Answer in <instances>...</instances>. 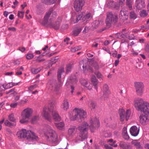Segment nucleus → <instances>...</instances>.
<instances>
[{
	"label": "nucleus",
	"instance_id": "obj_1",
	"mask_svg": "<svg viewBox=\"0 0 149 149\" xmlns=\"http://www.w3.org/2000/svg\"><path fill=\"white\" fill-rule=\"evenodd\" d=\"M48 109L46 107L44 108L42 113V115L45 119L49 121L51 120V116L48 112L49 111L52 113V117L55 121H60L61 120V117L54 108V102H50L48 105Z\"/></svg>",
	"mask_w": 149,
	"mask_h": 149
},
{
	"label": "nucleus",
	"instance_id": "obj_53",
	"mask_svg": "<svg viewBox=\"0 0 149 149\" xmlns=\"http://www.w3.org/2000/svg\"><path fill=\"white\" fill-rule=\"evenodd\" d=\"M17 103H14L11 104H10V107L11 108H15L17 106Z\"/></svg>",
	"mask_w": 149,
	"mask_h": 149
},
{
	"label": "nucleus",
	"instance_id": "obj_19",
	"mask_svg": "<svg viewBox=\"0 0 149 149\" xmlns=\"http://www.w3.org/2000/svg\"><path fill=\"white\" fill-rule=\"evenodd\" d=\"M92 17L93 16L92 14L91 13H88L82 17V20L83 22H84V23H85L91 20Z\"/></svg>",
	"mask_w": 149,
	"mask_h": 149
},
{
	"label": "nucleus",
	"instance_id": "obj_55",
	"mask_svg": "<svg viewBox=\"0 0 149 149\" xmlns=\"http://www.w3.org/2000/svg\"><path fill=\"white\" fill-rule=\"evenodd\" d=\"M8 29V30L13 31H15L16 30V29L14 27H9Z\"/></svg>",
	"mask_w": 149,
	"mask_h": 149
},
{
	"label": "nucleus",
	"instance_id": "obj_46",
	"mask_svg": "<svg viewBox=\"0 0 149 149\" xmlns=\"http://www.w3.org/2000/svg\"><path fill=\"white\" fill-rule=\"evenodd\" d=\"M80 48L79 47H74L71 48V52H75L76 51H78L79 50H80Z\"/></svg>",
	"mask_w": 149,
	"mask_h": 149
},
{
	"label": "nucleus",
	"instance_id": "obj_26",
	"mask_svg": "<svg viewBox=\"0 0 149 149\" xmlns=\"http://www.w3.org/2000/svg\"><path fill=\"white\" fill-rule=\"evenodd\" d=\"M64 72L63 68H61L58 69L57 72V77L58 81H61V75Z\"/></svg>",
	"mask_w": 149,
	"mask_h": 149
},
{
	"label": "nucleus",
	"instance_id": "obj_18",
	"mask_svg": "<svg viewBox=\"0 0 149 149\" xmlns=\"http://www.w3.org/2000/svg\"><path fill=\"white\" fill-rule=\"evenodd\" d=\"M103 21L102 20H96L92 24V29H97L100 26L102 25Z\"/></svg>",
	"mask_w": 149,
	"mask_h": 149
},
{
	"label": "nucleus",
	"instance_id": "obj_27",
	"mask_svg": "<svg viewBox=\"0 0 149 149\" xmlns=\"http://www.w3.org/2000/svg\"><path fill=\"white\" fill-rule=\"evenodd\" d=\"M125 111L124 109H120L119 111V114L120 117V120L121 121H123L125 119Z\"/></svg>",
	"mask_w": 149,
	"mask_h": 149
},
{
	"label": "nucleus",
	"instance_id": "obj_28",
	"mask_svg": "<svg viewBox=\"0 0 149 149\" xmlns=\"http://www.w3.org/2000/svg\"><path fill=\"white\" fill-rule=\"evenodd\" d=\"M69 104L67 99H65L63 101V108L65 110H67L69 108Z\"/></svg>",
	"mask_w": 149,
	"mask_h": 149
},
{
	"label": "nucleus",
	"instance_id": "obj_58",
	"mask_svg": "<svg viewBox=\"0 0 149 149\" xmlns=\"http://www.w3.org/2000/svg\"><path fill=\"white\" fill-rule=\"evenodd\" d=\"M36 85H33L31 86L29 88V89L30 90H32L36 88Z\"/></svg>",
	"mask_w": 149,
	"mask_h": 149
},
{
	"label": "nucleus",
	"instance_id": "obj_56",
	"mask_svg": "<svg viewBox=\"0 0 149 149\" xmlns=\"http://www.w3.org/2000/svg\"><path fill=\"white\" fill-rule=\"evenodd\" d=\"M18 49L21 51V52H23L25 51L26 49L24 47H19Z\"/></svg>",
	"mask_w": 149,
	"mask_h": 149
},
{
	"label": "nucleus",
	"instance_id": "obj_51",
	"mask_svg": "<svg viewBox=\"0 0 149 149\" xmlns=\"http://www.w3.org/2000/svg\"><path fill=\"white\" fill-rule=\"evenodd\" d=\"M93 66L96 70H98L99 68V65H98L97 63H95L93 64Z\"/></svg>",
	"mask_w": 149,
	"mask_h": 149
},
{
	"label": "nucleus",
	"instance_id": "obj_25",
	"mask_svg": "<svg viewBox=\"0 0 149 149\" xmlns=\"http://www.w3.org/2000/svg\"><path fill=\"white\" fill-rule=\"evenodd\" d=\"M132 143L134 145L136 148L137 149H141L142 148L140 142H138L137 140H135L132 141Z\"/></svg>",
	"mask_w": 149,
	"mask_h": 149
},
{
	"label": "nucleus",
	"instance_id": "obj_20",
	"mask_svg": "<svg viewBox=\"0 0 149 149\" xmlns=\"http://www.w3.org/2000/svg\"><path fill=\"white\" fill-rule=\"evenodd\" d=\"M119 145L121 148L124 149H131L132 147L129 143H127L122 141H120Z\"/></svg>",
	"mask_w": 149,
	"mask_h": 149
},
{
	"label": "nucleus",
	"instance_id": "obj_7",
	"mask_svg": "<svg viewBox=\"0 0 149 149\" xmlns=\"http://www.w3.org/2000/svg\"><path fill=\"white\" fill-rule=\"evenodd\" d=\"M48 129L45 133L47 141L52 143L56 142L58 138L57 134L50 127L48 126Z\"/></svg>",
	"mask_w": 149,
	"mask_h": 149
},
{
	"label": "nucleus",
	"instance_id": "obj_54",
	"mask_svg": "<svg viewBox=\"0 0 149 149\" xmlns=\"http://www.w3.org/2000/svg\"><path fill=\"white\" fill-rule=\"evenodd\" d=\"M74 78H73L72 77H71L70 79L72 81H74L76 82L77 81V78L75 76H74Z\"/></svg>",
	"mask_w": 149,
	"mask_h": 149
},
{
	"label": "nucleus",
	"instance_id": "obj_50",
	"mask_svg": "<svg viewBox=\"0 0 149 149\" xmlns=\"http://www.w3.org/2000/svg\"><path fill=\"white\" fill-rule=\"evenodd\" d=\"M123 138L126 140H128L129 139V136H128L127 133L123 134Z\"/></svg>",
	"mask_w": 149,
	"mask_h": 149
},
{
	"label": "nucleus",
	"instance_id": "obj_37",
	"mask_svg": "<svg viewBox=\"0 0 149 149\" xmlns=\"http://www.w3.org/2000/svg\"><path fill=\"white\" fill-rule=\"evenodd\" d=\"M39 119V117L38 116H33L31 120V123L34 124L36 123V121Z\"/></svg>",
	"mask_w": 149,
	"mask_h": 149
},
{
	"label": "nucleus",
	"instance_id": "obj_16",
	"mask_svg": "<svg viewBox=\"0 0 149 149\" xmlns=\"http://www.w3.org/2000/svg\"><path fill=\"white\" fill-rule=\"evenodd\" d=\"M139 128L136 126H132L130 129V132L131 135L132 136H136L139 133Z\"/></svg>",
	"mask_w": 149,
	"mask_h": 149
},
{
	"label": "nucleus",
	"instance_id": "obj_32",
	"mask_svg": "<svg viewBox=\"0 0 149 149\" xmlns=\"http://www.w3.org/2000/svg\"><path fill=\"white\" fill-rule=\"evenodd\" d=\"M55 125L57 128L59 130L63 129L64 126V123L63 122H60L59 123H56Z\"/></svg>",
	"mask_w": 149,
	"mask_h": 149
},
{
	"label": "nucleus",
	"instance_id": "obj_57",
	"mask_svg": "<svg viewBox=\"0 0 149 149\" xmlns=\"http://www.w3.org/2000/svg\"><path fill=\"white\" fill-rule=\"evenodd\" d=\"M49 51H46V52H44L42 54H41L40 56V57H42V56H44L45 55H46V54H49Z\"/></svg>",
	"mask_w": 149,
	"mask_h": 149
},
{
	"label": "nucleus",
	"instance_id": "obj_36",
	"mask_svg": "<svg viewBox=\"0 0 149 149\" xmlns=\"http://www.w3.org/2000/svg\"><path fill=\"white\" fill-rule=\"evenodd\" d=\"M72 67V65L71 64H69L67 65L66 68V73H68L71 71Z\"/></svg>",
	"mask_w": 149,
	"mask_h": 149
},
{
	"label": "nucleus",
	"instance_id": "obj_12",
	"mask_svg": "<svg viewBox=\"0 0 149 149\" xmlns=\"http://www.w3.org/2000/svg\"><path fill=\"white\" fill-rule=\"evenodd\" d=\"M84 3V0H75L74 3V7L75 10L77 12L81 11Z\"/></svg>",
	"mask_w": 149,
	"mask_h": 149
},
{
	"label": "nucleus",
	"instance_id": "obj_49",
	"mask_svg": "<svg viewBox=\"0 0 149 149\" xmlns=\"http://www.w3.org/2000/svg\"><path fill=\"white\" fill-rule=\"evenodd\" d=\"M95 74L97 76V77L99 79L102 77V75L99 72H95Z\"/></svg>",
	"mask_w": 149,
	"mask_h": 149
},
{
	"label": "nucleus",
	"instance_id": "obj_59",
	"mask_svg": "<svg viewBox=\"0 0 149 149\" xmlns=\"http://www.w3.org/2000/svg\"><path fill=\"white\" fill-rule=\"evenodd\" d=\"M104 147L106 149H113V148L111 147L107 144L105 145Z\"/></svg>",
	"mask_w": 149,
	"mask_h": 149
},
{
	"label": "nucleus",
	"instance_id": "obj_29",
	"mask_svg": "<svg viewBox=\"0 0 149 149\" xmlns=\"http://www.w3.org/2000/svg\"><path fill=\"white\" fill-rule=\"evenodd\" d=\"M57 0H42V2L47 5H51L54 3Z\"/></svg>",
	"mask_w": 149,
	"mask_h": 149
},
{
	"label": "nucleus",
	"instance_id": "obj_61",
	"mask_svg": "<svg viewBox=\"0 0 149 149\" xmlns=\"http://www.w3.org/2000/svg\"><path fill=\"white\" fill-rule=\"evenodd\" d=\"M107 142H113V143L115 144L116 142V141H113L112 139H109L107 141Z\"/></svg>",
	"mask_w": 149,
	"mask_h": 149
},
{
	"label": "nucleus",
	"instance_id": "obj_3",
	"mask_svg": "<svg viewBox=\"0 0 149 149\" xmlns=\"http://www.w3.org/2000/svg\"><path fill=\"white\" fill-rule=\"evenodd\" d=\"M88 124L84 122L78 127V130L80 131L79 133L75 137L74 141L75 143L83 141L87 138Z\"/></svg>",
	"mask_w": 149,
	"mask_h": 149
},
{
	"label": "nucleus",
	"instance_id": "obj_40",
	"mask_svg": "<svg viewBox=\"0 0 149 149\" xmlns=\"http://www.w3.org/2000/svg\"><path fill=\"white\" fill-rule=\"evenodd\" d=\"M130 17L131 19H135L136 17V15L134 11H132L130 13Z\"/></svg>",
	"mask_w": 149,
	"mask_h": 149
},
{
	"label": "nucleus",
	"instance_id": "obj_39",
	"mask_svg": "<svg viewBox=\"0 0 149 149\" xmlns=\"http://www.w3.org/2000/svg\"><path fill=\"white\" fill-rule=\"evenodd\" d=\"M81 30V29H77L73 31L72 34L74 36H77L79 35Z\"/></svg>",
	"mask_w": 149,
	"mask_h": 149
},
{
	"label": "nucleus",
	"instance_id": "obj_15",
	"mask_svg": "<svg viewBox=\"0 0 149 149\" xmlns=\"http://www.w3.org/2000/svg\"><path fill=\"white\" fill-rule=\"evenodd\" d=\"M135 6L137 9L140 10L144 8L145 3L144 0H136L135 3Z\"/></svg>",
	"mask_w": 149,
	"mask_h": 149
},
{
	"label": "nucleus",
	"instance_id": "obj_38",
	"mask_svg": "<svg viewBox=\"0 0 149 149\" xmlns=\"http://www.w3.org/2000/svg\"><path fill=\"white\" fill-rule=\"evenodd\" d=\"M140 16L141 17H144L147 16L148 13L146 12V11L144 10H143L141 11L140 13Z\"/></svg>",
	"mask_w": 149,
	"mask_h": 149
},
{
	"label": "nucleus",
	"instance_id": "obj_4",
	"mask_svg": "<svg viewBox=\"0 0 149 149\" xmlns=\"http://www.w3.org/2000/svg\"><path fill=\"white\" fill-rule=\"evenodd\" d=\"M52 13V17L53 18L56 17L57 15V14L56 12L54 11L52 12V10H49L46 13L44 17L42 24L44 25H45L48 23V25L50 27L53 28L56 30H58L59 29L60 26V23L59 22H57L53 24L51 22L48 23L49 18Z\"/></svg>",
	"mask_w": 149,
	"mask_h": 149
},
{
	"label": "nucleus",
	"instance_id": "obj_9",
	"mask_svg": "<svg viewBox=\"0 0 149 149\" xmlns=\"http://www.w3.org/2000/svg\"><path fill=\"white\" fill-rule=\"evenodd\" d=\"M32 111L31 109L27 108L24 109L21 114L22 119L20 120L21 123H26L28 122V120L32 115Z\"/></svg>",
	"mask_w": 149,
	"mask_h": 149
},
{
	"label": "nucleus",
	"instance_id": "obj_21",
	"mask_svg": "<svg viewBox=\"0 0 149 149\" xmlns=\"http://www.w3.org/2000/svg\"><path fill=\"white\" fill-rule=\"evenodd\" d=\"M106 4L109 8L112 9L115 8L116 6V3L112 0H107Z\"/></svg>",
	"mask_w": 149,
	"mask_h": 149
},
{
	"label": "nucleus",
	"instance_id": "obj_5",
	"mask_svg": "<svg viewBox=\"0 0 149 149\" xmlns=\"http://www.w3.org/2000/svg\"><path fill=\"white\" fill-rule=\"evenodd\" d=\"M17 135L19 138H26L29 141H36L38 138V136L31 131H26L24 129L17 132Z\"/></svg>",
	"mask_w": 149,
	"mask_h": 149
},
{
	"label": "nucleus",
	"instance_id": "obj_33",
	"mask_svg": "<svg viewBox=\"0 0 149 149\" xmlns=\"http://www.w3.org/2000/svg\"><path fill=\"white\" fill-rule=\"evenodd\" d=\"M132 3L133 2L132 0H126V5L130 10L132 9Z\"/></svg>",
	"mask_w": 149,
	"mask_h": 149
},
{
	"label": "nucleus",
	"instance_id": "obj_52",
	"mask_svg": "<svg viewBox=\"0 0 149 149\" xmlns=\"http://www.w3.org/2000/svg\"><path fill=\"white\" fill-rule=\"evenodd\" d=\"M86 87L88 90H91L92 88V86L91 84H90L89 82L88 83V85H87V86Z\"/></svg>",
	"mask_w": 149,
	"mask_h": 149
},
{
	"label": "nucleus",
	"instance_id": "obj_31",
	"mask_svg": "<svg viewBox=\"0 0 149 149\" xmlns=\"http://www.w3.org/2000/svg\"><path fill=\"white\" fill-rule=\"evenodd\" d=\"M128 11L127 10H126L125 8H123L120 10L119 16L127 15L128 16Z\"/></svg>",
	"mask_w": 149,
	"mask_h": 149
},
{
	"label": "nucleus",
	"instance_id": "obj_42",
	"mask_svg": "<svg viewBox=\"0 0 149 149\" xmlns=\"http://www.w3.org/2000/svg\"><path fill=\"white\" fill-rule=\"evenodd\" d=\"M80 82L82 85L85 87H87L88 83H89V82H87L86 80H81Z\"/></svg>",
	"mask_w": 149,
	"mask_h": 149
},
{
	"label": "nucleus",
	"instance_id": "obj_13",
	"mask_svg": "<svg viewBox=\"0 0 149 149\" xmlns=\"http://www.w3.org/2000/svg\"><path fill=\"white\" fill-rule=\"evenodd\" d=\"M90 122L91 124L89 127L91 132H93L95 127L98 128L99 127L100 123L99 120L95 118H91Z\"/></svg>",
	"mask_w": 149,
	"mask_h": 149
},
{
	"label": "nucleus",
	"instance_id": "obj_23",
	"mask_svg": "<svg viewBox=\"0 0 149 149\" xmlns=\"http://www.w3.org/2000/svg\"><path fill=\"white\" fill-rule=\"evenodd\" d=\"M71 18V19L72 21L74 23H77L81 19V18L82 17L83 15L82 14H80L77 16H73Z\"/></svg>",
	"mask_w": 149,
	"mask_h": 149
},
{
	"label": "nucleus",
	"instance_id": "obj_35",
	"mask_svg": "<svg viewBox=\"0 0 149 149\" xmlns=\"http://www.w3.org/2000/svg\"><path fill=\"white\" fill-rule=\"evenodd\" d=\"M131 111L130 110H127L125 113V119L126 120H127L130 116Z\"/></svg>",
	"mask_w": 149,
	"mask_h": 149
},
{
	"label": "nucleus",
	"instance_id": "obj_48",
	"mask_svg": "<svg viewBox=\"0 0 149 149\" xmlns=\"http://www.w3.org/2000/svg\"><path fill=\"white\" fill-rule=\"evenodd\" d=\"M34 56L33 54H27L26 58L28 59H30L33 58Z\"/></svg>",
	"mask_w": 149,
	"mask_h": 149
},
{
	"label": "nucleus",
	"instance_id": "obj_63",
	"mask_svg": "<svg viewBox=\"0 0 149 149\" xmlns=\"http://www.w3.org/2000/svg\"><path fill=\"white\" fill-rule=\"evenodd\" d=\"M45 59H42L40 60L37 59L36 60V62L40 63L42 61H45Z\"/></svg>",
	"mask_w": 149,
	"mask_h": 149
},
{
	"label": "nucleus",
	"instance_id": "obj_47",
	"mask_svg": "<svg viewBox=\"0 0 149 149\" xmlns=\"http://www.w3.org/2000/svg\"><path fill=\"white\" fill-rule=\"evenodd\" d=\"M95 104L93 101H91L89 106L91 109H94L95 107Z\"/></svg>",
	"mask_w": 149,
	"mask_h": 149
},
{
	"label": "nucleus",
	"instance_id": "obj_45",
	"mask_svg": "<svg viewBox=\"0 0 149 149\" xmlns=\"http://www.w3.org/2000/svg\"><path fill=\"white\" fill-rule=\"evenodd\" d=\"M9 120L11 121L14 122L15 120V119L14 118V115L11 114L9 116Z\"/></svg>",
	"mask_w": 149,
	"mask_h": 149
},
{
	"label": "nucleus",
	"instance_id": "obj_17",
	"mask_svg": "<svg viewBox=\"0 0 149 149\" xmlns=\"http://www.w3.org/2000/svg\"><path fill=\"white\" fill-rule=\"evenodd\" d=\"M139 120L140 123L143 125L147 124L149 121L148 117L143 115L139 116Z\"/></svg>",
	"mask_w": 149,
	"mask_h": 149
},
{
	"label": "nucleus",
	"instance_id": "obj_60",
	"mask_svg": "<svg viewBox=\"0 0 149 149\" xmlns=\"http://www.w3.org/2000/svg\"><path fill=\"white\" fill-rule=\"evenodd\" d=\"M127 133V127H123V134Z\"/></svg>",
	"mask_w": 149,
	"mask_h": 149
},
{
	"label": "nucleus",
	"instance_id": "obj_2",
	"mask_svg": "<svg viewBox=\"0 0 149 149\" xmlns=\"http://www.w3.org/2000/svg\"><path fill=\"white\" fill-rule=\"evenodd\" d=\"M133 104L137 110L143 112L146 115H149V103L141 98H137L134 99Z\"/></svg>",
	"mask_w": 149,
	"mask_h": 149
},
{
	"label": "nucleus",
	"instance_id": "obj_14",
	"mask_svg": "<svg viewBox=\"0 0 149 149\" xmlns=\"http://www.w3.org/2000/svg\"><path fill=\"white\" fill-rule=\"evenodd\" d=\"M101 93L102 95V97L104 100H106L110 93L107 85L104 84L102 89Z\"/></svg>",
	"mask_w": 149,
	"mask_h": 149
},
{
	"label": "nucleus",
	"instance_id": "obj_10",
	"mask_svg": "<svg viewBox=\"0 0 149 149\" xmlns=\"http://www.w3.org/2000/svg\"><path fill=\"white\" fill-rule=\"evenodd\" d=\"M62 83L61 81H59L58 84L55 79L49 80L47 84V86L51 90L57 91H59L60 87L62 86Z\"/></svg>",
	"mask_w": 149,
	"mask_h": 149
},
{
	"label": "nucleus",
	"instance_id": "obj_8",
	"mask_svg": "<svg viewBox=\"0 0 149 149\" xmlns=\"http://www.w3.org/2000/svg\"><path fill=\"white\" fill-rule=\"evenodd\" d=\"M73 112H75L76 114L73 117H70L71 120H77L79 122L81 121V120L84 118L86 114V113L83 110L78 109L77 108L74 109Z\"/></svg>",
	"mask_w": 149,
	"mask_h": 149
},
{
	"label": "nucleus",
	"instance_id": "obj_11",
	"mask_svg": "<svg viewBox=\"0 0 149 149\" xmlns=\"http://www.w3.org/2000/svg\"><path fill=\"white\" fill-rule=\"evenodd\" d=\"M134 87L137 94L139 96L142 95L144 90V85L141 82H134Z\"/></svg>",
	"mask_w": 149,
	"mask_h": 149
},
{
	"label": "nucleus",
	"instance_id": "obj_44",
	"mask_svg": "<svg viewBox=\"0 0 149 149\" xmlns=\"http://www.w3.org/2000/svg\"><path fill=\"white\" fill-rule=\"evenodd\" d=\"M24 11H19L17 14L19 18H23L24 17Z\"/></svg>",
	"mask_w": 149,
	"mask_h": 149
},
{
	"label": "nucleus",
	"instance_id": "obj_34",
	"mask_svg": "<svg viewBox=\"0 0 149 149\" xmlns=\"http://www.w3.org/2000/svg\"><path fill=\"white\" fill-rule=\"evenodd\" d=\"M3 88L5 89L4 90L8 88H10L13 86V82L9 83L5 85L3 84L2 85Z\"/></svg>",
	"mask_w": 149,
	"mask_h": 149
},
{
	"label": "nucleus",
	"instance_id": "obj_43",
	"mask_svg": "<svg viewBox=\"0 0 149 149\" xmlns=\"http://www.w3.org/2000/svg\"><path fill=\"white\" fill-rule=\"evenodd\" d=\"M128 16H119L120 19L123 21H124L127 19Z\"/></svg>",
	"mask_w": 149,
	"mask_h": 149
},
{
	"label": "nucleus",
	"instance_id": "obj_22",
	"mask_svg": "<svg viewBox=\"0 0 149 149\" xmlns=\"http://www.w3.org/2000/svg\"><path fill=\"white\" fill-rule=\"evenodd\" d=\"M77 130V129L76 127L71 126L68 130V134L70 136H73L76 133Z\"/></svg>",
	"mask_w": 149,
	"mask_h": 149
},
{
	"label": "nucleus",
	"instance_id": "obj_30",
	"mask_svg": "<svg viewBox=\"0 0 149 149\" xmlns=\"http://www.w3.org/2000/svg\"><path fill=\"white\" fill-rule=\"evenodd\" d=\"M42 68V67H40L36 69L34 68H31V71L33 74H36L39 72Z\"/></svg>",
	"mask_w": 149,
	"mask_h": 149
},
{
	"label": "nucleus",
	"instance_id": "obj_41",
	"mask_svg": "<svg viewBox=\"0 0 149 149\" xmlns=\"http://www.w3.org/2000/svg\"><path fill=\"white\" fill-rule=\"evenodd\" d=\"M4 124L6 126H8L9 127L15 126L16 125L15 123H12L9 122V121L7 120L5 121Z\"/></svg>",
	"mask_w": 149,
	"mask_h": 149
},
{
	"label": "nucleus",
	"instance_id": "obj_24",
	"mask_svg": "<svg viewBox=\"0 0 149 149\" xmlns=\"http://www.w3.org/2000/svg\"><path fill=\"white\" fill-rule=\"evenodd\" d=\"M91 80L93 86L95 87V89L97 91V84H98V80L96 79L95 76L94 75H93L91 76Z\"/></svg>",
	"mask_w": 149,
	"mask_h": 149
},
{
	"label": "nucleus",
	"instance_id": "obj_6",
	"mask_svg": "<svg viewBox=\"0 0 149 149\" xmlns=\"http://www.w3.org/2000/svg\"><path fill=\"white\" fill-rule=\"evenodd\" d=\"M118 17L116 14H114L112 12H108L106 15L105 23L106 26L110 28L112 24H115L118 21Z\"/></svg>",
	"mask_w": 149,
	"mask_h": 149
},
{
	"label": "nucleus",
	"instance_id": "obj_62",
	"mask_svg": "<svg viewBox=\"0 0 149 149\" xmlns=\"http://www.w3.org/2000/svg\"><path fill=\"white\" fill-rule=\"evenodd\" d=\"M14 63L15 65H19L20 64V62L18 60H16L14 61Z\"/></svg>",
	"mask_w": 149,
	"mask_h": 149
},
{
	"label": "nucleus",
	"instance_id": "obj_64",
	"mask_svg": "<svg viewBox=\"0 0 149 149\" xmlns=\"http://www.w3.org/2000/svg\"><path fill=\"white\" fill-rule=\"evenodd\" d=\"M132 54H133V55H137L138 54V53L136 52L135 51H134L133 49L132 50Z\"/></svg>",
	"mask_w": 149,
	"mask_h": 149
}]
</instances>
